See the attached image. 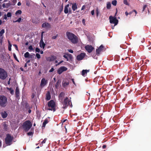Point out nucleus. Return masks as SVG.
Wrapping results in <instances>:
<instances>
[{
    "label": "nucleus",
    "mask_w": 151,
    "mask_h": 151,
    "mask_svg": "<svg viewBox=\"0 0 151 151\" xmlns=\"http://www.w3.org/2000/svg\"><path fill=\"white\" fill-rule=\"evenodd\" d=\"M59 98L60 101L63 105V108H65L69 105L70 101L68 98L65 96L64 93H61L59 95Z\"/></svg>",
    "instance_id": "1"
},
{
    "label": "nucleus",
    "mask_w": 151,
    "mask_h": 151,
    "mask_svg": "<svg viewBox=\"0 0 151 151\" xmlns=\"http://www.w3.org/2000/svg\"><path fill=\"white\" fill-rule=\"evenodd\" d=\"M68 38L71 42L76 44L78 42V38L75 35L72 33L67 32L66 33Z\"/></svg>",
    "instance_id": "2"
},
{
    "label": "nucleus",
    "mask_w": 151,
    "mask_h": 151,
    "mask_svg": "<svg viewBox=\"0 0 151 151\" xmlns=\"http://www.w3.org/2000/svg\"><path fill=\"white\" fill-rule=\"evenodd\" d=\"M7 104V99L4 96H0V106L1 107H4Z\"/></svg>",
    "instance_id": "3"
},
{
    "label": "nucleus",
    "mask_w": 151,
    "mask_h": 151,
    "mask_svg": "<svg viewBox=\"0 0 151 151\" xmlns=\"http://www.w3.org/2000/svg\"><path fill=\"white\" fill-rule=\"evenodd\" d=\"M32 124L29 121H27L24 122L23 125V127L25 131H28L31 128Z\"/></svg>",
    "instance_id": "4"
},
{
    "label": "nucleus",
    "mask_w": 151,
    "mask_h": 151,
    "mask_svg": "<svg viewBox=\"0 0 151 151\" xmlns=\"http://www.w3.org/2000/svg\"><path fill=\"white\" fill-rule=\"evenodd\" d=\"M48 105L49 107L48 110L53 111H55V104L54 101L52 100L48 102Z\"/></svg>",
    "instance_id": "5"
},
{
    "label": "nucleus",
    "mask_w": 151,
    "mask_h": 151,
    "mask_svg": "<svg viewBox=\"0 0 151 151\" xmlns=\"http://www.w3.org/2000/svg\"><path fill=\"white\" fill-rule=\"evenodd\" d=\"M13 137L10 134H7L5 138V143L7 145H10L12 144Z\"/></svg>",
    "instance_id": "6"
},
{
    "label": "nucleus",
    "mask_w": 151,
    "mask_h": 151,
    "mask_svg": "<svg viewBox=\"0 0 151 151\" xmlns=\"http://www.w3.org/2000/svg\"><path fill=\"white\" fill-rule=\"evenodd\" d=\"M7 76V74L6 71L3 69L0 68V78L4 79Z\"/></svg>",
    "instance_id": "7"
},
{
    "label": "nucleus",
    "mask_w": 151,
    "mask_h": 151,
    "mask_svg": "<svg viewBox=\"0 0 151 151\" xmlns=\"http://www.w3.org/2000/svg\"><path fill=\"white\" fill-rule=\"evenodd\" d=\"M109 19L110 23L114 24V27L117 24L118 21L116 17H112V16H110L109 17Z\"/></svg>",
    "instance_id": "8"
},
{
    "label": "nucleus",
    "mask_w": 151,
    "mask_h": 151,
    "mask_svg": "<svg viewBox=\"0 0 151 151\" xmlns=\"http://www.w3.org/2000/svg\"><path fill=\"white\" fill-rule=\"evenodd\" d=\"M87 56L85 53H81L80 54L77 55V58L78 60H81Z\"/></svg>",
    "instance_id": "9"
},
{
    "label": "nucleus",
    "mask_w": 151,
    "mask_h": 151,
    "mask_svg": "<svg viewBox=\"0 0 151 151\" xmlns=\"http://www.w3.org/2000/svg\"><path fill=\"white\" fill-rule=\"evenodd\" d=\"M85 48L89 53L91 52L94 49L93 47L92 46L88 45H86L85 47Z\"/></svg>",
    "instance_id": "10"
},
{
    "label": "nucleus",
    "mask_w": 151,
    "mask_h": 151,
    "mask_svg": "<svg viewBox=\"0 0 151 151\" xmlns=\"http://www.w3.org/2000/svg\"><path fill=\"white\" fill-rule=\"evenodd\" d=\"M47 83V80H46L45 78H42L41 81L40 83V86L42 88H43L46 86Z\"/></svg>",
    "instance_id": "11"
},
{
    "label": "nucleus",
    "mask_w": 151,
    "mask_h": 151,
    "mask_svg": "<svg viewBox=\"0 0 151 151\" xmlns=\"http://www.w3.org/2000/svg\"><path fill=\"white\" fill-rule=\"evenodd\" d=\"M67 69V68L64 66L61 67L58 70V73L59 74H60L63 71H66Z\"/></svg>",
    "instance_id": "12"
},
{
    "label": "nucleus",
    "mask_w": 151,
    "mask_h": 151,
    "mask_svg": "<svg viewBox=\"0 0 151 151\" xmlns=\"http://www.w3.org/2000/svg\"><path fill=\"white\" fill-rule=\"evenodd\" d=\"M42 27L46 29H49L51 27V26L50 24L47 22H45L42 24Z\"/></svg>",
    "instance_id": "13"
},
{
    "label": "nucleus",
    "mask_w": 151,
    "mask_h": 151,
    "mask_svg": "<svg viewBox=\"0 0 151 151\" xmlns=\"http://www.w3.org/2000/svg\"><path fill=\"white\" fill-rule=\"evenodd\" d=\"M103 48V46L101 45L98 49L96 50V54L99 55L100 52L102 51Z\"/></svg>",
    "instance_id": "14"
},
{
    "label": "nucleus",
    "mask_w": 151,
    "mask_h": 151,
    "mask_svg": "<svg viewBox=\"0 0 151 151\" xmlns=\"http://www.w3.org/2000/svg\"><path fill=\"white\" fill-rule=\"evenodd\" d=\"M45 44L43 42V40L41 39L40 42V46L41 48H42L44 49L45 48Z\"/></svg>",
    "instance_id": "15"
},
{
    "label": "nucleus",
    "mask_w": 151,
    "mask_h": 151,
    "mask_svg": "<svg viewBox=\"0 0 151 151\" xmlns=\"http://www.w3.org/2000/svg\"><path fill=\"white\" fill-rule=\"evenodd\" d=\"M1 115L2 117L3 118H6L7 116V114L6 111H2L1 113Z\"/></svg>",
    "instance_id": "16"
},
{
    "label": "nucleus",
    "mask_w": 151,
    "mask_h": 151,
    "mask_svg": "<svg viewBox=\"0 0 151 151\" xmlns=\"http://www.w3.org/2000/svg\"><path fill=\"white\" fill-rule=\"evenodd\" d=\"M89 71V70H83L82 71V75L83 76H84L86 75L87 72H88Z\"/></svg>",
    "instance_id": "17"
},
{
    "label": "nucleus",
    "mask_w": 151,
    "mask_h": 151,
    "mask_svg": "<svg viewBox=\"0 0 151 151\" xmlns=\"http://www.w3.org/2000/svg\"><path fill=\"white\" fill-rule=\"evenodd\" d=\"M69 6V4H67L66 6H65L64 10V12L65 14H67L68 12V8Z\"/></svg>",
    "instance_id": "18"
},
{
    "label": "nucleus",
    "mask_w": 151,
    "mask_h": 151,
    "mask_svg": "<svg viewBox=\"0 0 151 151\" xmlns=\"http://www.w3.org/2000/svg\"><path fill=\"white\" fill-rule=\"evenodd\" d=\"M46 98L47 100H49L51 98L50 96V93L49 91L47 92L46 95Z\"/></svg>",
    "instance_id": "19"
},
{
    "label": "nucleus",
    "mask_w": 151,
    "mask_h": 151,
    "mask_svg": "<svg viewBox=\"0 0 151 151\" xmlns=\"http://www.w3.org/2000/svg\"><path fill=\"white\" fill-rule=\"evenodd\" d=\"M72 8L73 11H75L77 8V6L76 3L72 4Z\"/></svg>",
    "instance_id": "20"
},
{
    "label": "nucleus",
    "mask_w": 151,
    "mask_h": 151,
    "mask_svg": "<svg viewBox=\"0 0 151 151\" xmlns=\"http://www.w3.org/2000/svg\"><path fill=\"white\" fill-rule=\"evenodd\" d=\"M48 122V121L47 119H46L44 122L43 123L42 127H45L46 124H47Z\"/></svg>",
    "instance_id": "21"
},
{
    "label": "nucleus",
    "mask_w": 151,
    "mask_h": 151,
    "mask_svg": "<svg viewBox=\"0 0 151 151\" xmlns=\"http://www.w3.org/2000/svg\"><path fill=\"white\" fill-rule=\"evenodd\" d=\"M60 83L61 81L60 80H58V81L55 85V87L56 88H57L58 87V86L60 85Z\"/></svg>",
    "instance_id": "22"
},
{
    "label": "nucleus",
    "mask_w": 151,
    "mask_h": 151,
    "mask_svg": "<svg viewBox=\"0 0 151 151\" xmlns=\"http://www.w3.org/2000/svg\"><path fill=\"white\" fill-rule=\"evenodd\" d=\"M111 7V3L109 2H108L107 3L106 8L107 9H110Z\"/></svg>",
    "instance_id": "23"
},
{
    "label": "nucleus",
    "mask_w": 151,
    "mask_h": 151,
    "mask_svg": "<svg viewBox=\"0 0 151 151\" xmlns=\"http://www.w3.org/2000/svg\"><path fill=\"white\" fill-rule=\"evenodd\" d=\"M5 32L4 30V29H2L1 30V31H0V37H2L3 34Z\"/></svg>",
    "instance_id": "24"
},
{
    "label": "nucleus",
    "mask_w": 151,
    "mask_h": 151,
    "mask_svg": "<svg viewBox=\"0 0 151 151\" xmlns=\"http://www.w3.org/2000/svg\"><path fill=\"white\" fill-rule=\"evenodd\" d=\"M19 89L18 88H17L16 90V94L17 97H18L19 96Z\"/></svg>",
    "instance_id": "25"
},
{
    "label": "nucleus",
    "mask_w": 151,
    "mask_h": 151,
    "mask_svg": "<svg viewBox=\"0 0 151 151\" xmlns=\"http://www.w3.org/2000/svg\"><path fill=\"white\" fill-rule=\"evenodd\" d=\"M69 84L68 82H63V86L65 87L68 85Z\"/></svg>",
    "instance_id": "26"
},
{
    "label": "nucleus",
    "mask_w": 151,
    "mask_h": 151,
    "mask_svg": "<svg viewBox=\"0 0 151 151\" xmlns=\"http://www.w3.org/2000/svg\"><path fill=\"white\" fill-rule=\"evenodd\" d=\"M29 53L28 52H27L24 54V56L26 58H29Z\"/></svg>",
    "instance_id": "27"
},
{
    "label": "nucleus",
    "mask_w": 151,
    "mask_h": 151,
    "mask_svg": "<svg viewBox=\"0 0 151 151\" xmlns=\"http://www.w3.org/2000/svg\"><path fill=\"white\" fill-rule=\"evenodd\" d=\"M112 4L114 6H116L117 3V1L116 0L113 1L112 2Z\"/></svg>",
    "instance_id": "28"
},
{
    "label": "nucleus",
    "mask_w": 151,
    "mask_h": 151,
    "mask_svg": "<svg viewBox=\"0 0 151 151\" xmlns=\"http://www.w3.org/2000/svg\"><path fill=\"white\" fill-rule=\"evenodd\" d=\"M22 13V11L20 10H18L15 13L16 15H17L18 14H20Z\"/></svg>",
    "instance_id": "29"
},
{
    "label": "nucleus",
    "mask_w": 151,
    "mask_h": 151,
    "mask_svg": "<svg viewBox=\"0 0 151 151\" xmlns=\"http://www.w3.org/2000/svg\"><path fill=\"white\" fill-rule=\"evenodd\" d=\"M35 56V55L34 54H31V55H29L28 58H31V59L33 58H34Z\"/></svg>",
    "instance_id": "30"
},
{
    "label": "nucleus",
    "mask_w": 151,
    "mask_h": 151,
    "mask_svg": "<svg viewBox=\"0 0 151 151\" xmlns=\"http://www.w3.org/2000/svg\"><path fill=\"white\" fill-rule=\"evenodd\" d=\"M96 16L97 17H98V16L100 13V12H99L98 8H97L96 9Z\"/></svg>",
    "instance_id": "31"
},
{
    "label": "nucleus",
    "mask_w": 151,
    "mask_h": 151,
    "mask_svg": "<svg viewBox=\"0 0 151 151\" xmlns=\"http://www.w3.org/2000/svg\"><path fill=\"white\" fill-rule=\"evenodd\" d=\"M22 20V19L21 18H19L18 20H16L15 21H13V22H20Z\"/></svg>",
    "instance_id": "32"
},
{
    "label": "nucleus",
    "mask_w": 151,
    "mask_h": 151,
    "mask_svg": "<svg viewBox=\"0 0 151 151\" xmlns=\"http://www.w3.org/2000/svg\"><path fill=\"white\" fill-rule=\"evenodd\" d=\"M8 4H5V3H4L2 4V6L4 8L7 7L8 6H9V5Z\"/></svg>",
    "instance_id": "33"
},
{
    "label": "nucleus",
    "mask_w": 151,
    "mask_h": 151,
    "mask_svg": "<svg viewBox=\"0 0 151 151\" xmlns=\"http://www.w3.org/2000/svg\"><path fill=\"white\" fill-rule=\"evenodd\" d=\"M123 2L124 4L126 5H129V4L127 0H124Z\"/></svg>",
    "instance_id": "34"
},
{
    "label": "nucleus",
    "mask_w": 151,
    "mask_h": 151,
    "mask_svg": "<svg viewBox=\"0 0 151 151\" xmlns=\"http://www.w3.org/2000/svg\"><path fill=\"white\" fill-rule=\"evenodd\" d=\"M6 15L7 17H11L12 16L11 13L10 12H8L7 13V15Z\"/></svg>",
    "instance_id": "35"
},
{
    "label": "nucleus",
    "mask_w": 151,
    "mask_h": 151,
    "mask_svg": "<svg viewBox=\"0 0 151 151\" xmlns=\"http://www.w3.org/2000/svg\"><path fill=\"white\" fill-rule=\"evenodd\" d=\"M147 5H144L143 8V9H142V11L143 12L145 11V9L147 8Z\"/></svg>",
    "instance_id": "36"
},
{
    "label": "nucleus",
    "mask_w": 151,
    "mask_h": 151,
    "mask_svg": "<svg viewBox=\"0 0 151 151\" xmlns=\"http://www.w3.org/2000/svg\"><path fill=\"white\" fill-rule=\"evenodd\" d=\"M3 19H5L6 20L7 19V17L6 14L4 15V16L2 17Z\"/></svg>",
    "instance_id": "37"
},
{
    "label": "nucleus",
    "mask_w": 151,
    "mask_h": 151,
    "mask_svg": "<svg viewBox=\"0 0 151 151\" xmlns=\"http://www.w3.org/2000/svg\"><path fill=\"white\" fill-rule=\"evenodd\" d=\"M29 49L30 50H33L34 49H33L32 47V45H30L29 47Z\"/></svg>",
    "instance_id": "38"
},
{
    "label": "nucleus",
    "mask_w": 151,
    "mask_h": 151,
    "mask_svg": "<svg viewBox=\"0 0 151 151\" xmlns=\"http://www.w3.org/2000/svg\"><path fill=\"white\" fill-rule=\"evenodd\" d=\"M9 91H10V93L12 94H13L14 93V91L13 90H12L11 88L9 89Z\"/></svg>",
    "instance_id": "39"
},
{
    "label": "nucleus",
    "mask_w": 151,
    "mask_h": 151,
    "mask_svg": "<svg viewBox=\"0 0 151 151\" xmlns=\"http://www.w3.org/2000/svg\"><path fill=\"white\" fill-rule=\"evenodd\" d=\"M36 56L38 58H40V54L38 53L36 54Z\"/></svg>",
    "instance_id": "40"
},
{
    "label": "nucleus",
    "mask_w": 151,
    "mask_h": 151,
    "mask_svg": "<svg viewBox=\"0 0 151 151\" xmlns=\"http://www.w3.org/2000/svg\"><path fill=\"white\" fill-rule=\"evenodd\" d=\"M7 124H6L4 123V128L5 129H6V127H7Z\"/></svg>",
    "instance_id": "41"
},
{
    "label": "nucleus",
    "mask_w": 151,
    "mask_h": 151,
    "mask_svg": "<svg viewBox=\"0 0 151 151\" xmlns=\"http://www.w3.org/2000/svg\"><path fill=\"white\" fill-rule=\"evenodd\" d=\"M35 51L36 52H40V50L38 48H36L35 49Z\"/></svg>",
    "instance_id": "42"
},
{
    "label": "nucleus",
    "mask_w": 151,
    "mask_h": 151,
    "mask_svg": "<svg viewBox=\"0 0 151 151\" xmlns=\"http://www.w3.org/2000/svg\"><path fill=\"white\" fill-rule=\"evenodd\" d=\"M68 51L71 53H73V51L71 49H68Z\"/></svg>",
    "instance_id": "43"
},
{
    "label": "nucleus",
    "mask_w": 151,
    "mask_h": 151,
    "mask_svg": "<svg viewBox=\"0 0 151 151\" xmlns=\"http://www.w3.org/2000/svg\"><path fill=\"white\" fill-rule=\"evenodd\" d=\"M13 56H14V58L17 60V61H19L18 60H17V57L15 55V54H13Z\"/></svg>",
    "instance_id": "44"
},
{
    "label": "nucleus",
    "mask_w": 151,
    "mask_h": 151,
    "mask_svg": "<svg viewBox=\"0 0 151 151\" xmlns=\"http://www.w3.org/2000/svg\"><path fill=\"white\" fill-rule=\"evenodd\" d=\"M54 70V69L53 68H52L49 71V72H51Z\"/></svg>",
    "instance_id": "45"
},
{
    "label": "nucleus",
    "mask_w": 151,
    "mask_h": 151,
    "mask_svg": "<svg viewBox=\"0 0 151 151\" xmlns=\"http://www.w3.org/2000/svg\"><path fill=\"white\" fill-rule=\"evenodd\" d=\"M12 46L11 45H9V51H11V47Z\"/></svg>",
    "instance_id": "46"
},
{
    "label": "nucleus",
    "mask_w": 151,
    "mask_h": 151,
    "mask_svg": "<svg viewBox=\"0 0 151 151\" xmlns=\"http://www.w3.org/2000/svg\"><path fill=\"white\" fill-rule=\"evenodd\" d=\"M2 39L3 37H0V44L2 43Z\"/></svg>",
    "instance_id": "47"
},
{
    "label": "nucleus",
    "mask_w": 151,
    "mask_h": 151,
    "mask_svg": "<svg viewBox=\"0 0 151 151\" xmlns=\"http://www.w3.org/2000/svg\"><path fill=\"white\" fill-rule=\"evenodd\" d=\"M82 22L84 25H85V20L84 19H83L82 20Z\"/></svg>",
    "instance_id": "48"
},
{
    "label": "nucleus",
    "mask_w": 151,
    "mask_h": 151,
    "mask_svg": "<svg viewBox=\"0 0 151 151\" xmlns=\"http://www.w3.org/2000/svg\"><path fill=\"white\" fill-rule=\"evenodd\" d=\"M32 134V132H29L27 133V134L29 135H31Z\"/></svg>",
    "instance_id": "49"
},
{
    "label": "nucleus",
    "mask_w": 151,
    "mask_h": 151,
    "mask_svg": "<svg viewBox=\"0 0 151 151\" xmlns=\"http://www.w3.org/2000/svg\"><path fill=\"white\" fill-rule=\"evenodd\" d=\"M94 13V10H93L91 11V14L92 15H93Z\"/></svg>",
    "instance_id": "50"
},
{
    "label": "nucleus",
    "mask_w": 151,
    "mask_h": 151,
    "mask_svg": "<svg viewBox=\"0 0 151 151\" xmlns=\"http://www.w3.org/2000/svg\"><path fill=\"white\" fill-rule=\"evenodd\" d=\"M57 36H58L57 35H56V36H53L52 38L53 39H55L57 37Z\"/></svg>",
    "instance_id": "51"
},
{
    "label": "nucleus",
    "mask_w": 151,
    "mask_h": 151,
    "mask_svg": "<svg viewBox=\"0 0 151 151\" xmlns=\"http://www.w3.org/2000/svg\"><path fill=\"white\" fill-rule=\"evenodd\" d=\"M63 57H64V58H66V59H68V57H67V55H63Z\"/></svg>",
    "instance_id": "52"
},
{
    "label": "nucleus",
    "mask_w": 151,
    "mask_h": 151,
    "mask_svg": "<svg viewBox=\"0 0 151 151\" xmlns=\"http://www.w3.org/2000/svg\"><path fill=\"white\" fill-rule=\"evenodd\" d=\"M46 142V139H45L42 142V143H45Z\"/></svg>",
    "instance_id": "53"
},
{
    "label": "nucleus",
    "mask_w": 151,
    "mask_h": 151,
    "mask_svg": "<svg viewBox=\"0 0 151 151\" xmlns=\"http://www.w3.org/2000/svg\"><path fill=\"white\" fill-rule=\"evenodd\" d=\"M85 9V6H83L82 7L81 9V10H83L84 9Z\"/></svg>",
    "instance_id": "54"
},
{
    "label": "nucleus",
    "mask_w": 151,
    "mask_h": 151,
    "mask_svg": "<svg viewBox=\"0 0 151 151\" xmlns=\"http://www.w3.org/2000/svg\"><path fill=\"white\" fill-rule=\"evenodd\" d=\"M14 46L16 47V49L17 50L18 47H17V46L16 45H14Z\"/></svg>",
    "instance_id": "55"
},
{
    "label": "nucleus",
    "mask_w": 151,
    "mask_h": 151,
    "mask_svg": "<svg viewBox=\"0 0 151 151\" xmlns=\"http://www.w3.org/2000/svg\"><path fill=\"white\" fill-rule=\"evenodd\" d=\"M21 3L20 2H19L18 4H17V5L19 6H20L21 5Z\"/></svg>",
    "instance_id": "56"
},
{
    "label": "nucleus",
    "mask_w": 151,
    "mask_h": 151,
    "mask_svg": "<svg viewBox=\"0 0 151 151\" xmlns=\"http://www.w3.org/2000/svg\"><path fill=\"white\" fill-rule=\"evenodd\" d=\"M125 14L127 16L129 14V13H128L127 12H125Z\"/></svg>",
    "instance_id": "57"
},
{
    "label": "nucleus",
    "mask_w": 151,
    "mask_h": 151,
    "mask_svg": "<svg viewBox=\"0 0 151 151\" xmlns=\"http://www.w3.org/2000/svg\"><path fill=\"white\" fill-rule=\"evenodd\" d=\"M72 82H73V84L75 85V82H74V79H72Z\"/></svg>",
    "instance_id": "58"
},
{
    "label": "nucleus",
    "mask_w": 151,
    "mask_h": 151,
    "mask_svg": "<svg viewBox=\"0 0 151 151\" xmlns=\"http://www.w3.org/2000/svg\"><path fill=\"white\" fill-rule=\"evenodd\" d=\"M28 112L29 113H30L31 112V110L30 109H29L28 111Z\"/></svg>",
    "instance_id": "59"
},
{
    "label": "nucleus",
    "mask_w": 151,
    "mask_h": 151,
    "mask_svg": "<svg viewBox=\"0 0 151 151\" xmlns=\"http://www.w3.org/2000/svg\"><path fill=\"white\" fill-rule=\"evenodd\" d=\"M133 12V11H132V12H130L129 13V14H130Z\"/></svg>",
    "instance_id": "60"
},
{
    "label": "nucleus",
    "mask_w": 151,
    "mask_h": 151,
    "mask_svg": "<svg viewBox=\"0 0 151 151\" xmlns=\"http://www.w3.org/2000/svg\"><path fill=\"white\" fill-rule=\"evenodd\" d=\"M133 12H134L135 13V14H137V11L135 10H133Z\"/></svg>",
    "instance_id": "61"
},
{
    "label": "nucleus",
    "mask_w": 151,
    "mask_h": 151,
    "mask_svg": "<svg viewBox=\"0 0 151 151\" xmlns=\"http://www.w3.org/2000/svg\"><path fill=\"white\" fill-rule=\"evenodd\" d=\"M106 147V146L105 145H103L102 146V147L104 148H105Z\"/></svg>",
    "instance_id": "62"
},
{
    "label": "nucleus",
    "mask_w": 151,
    "mask_h": 151,
    "mask_svg": "<svg viewBox=\"0 0 151 151\" xmlns=\"http://www.w3.org/2000/svg\"><path fill=\"white\" fill-rule=\"evenodd\" d=\"M63 61H60V63H59L58 64V65H59L60 63H62V62H63Z\"/></svg>",
    "instance_id": "63"
},
{
    "label": "nucleus",
    "mask_w": 151,
    "mask_h": 151,
    "mask_svg": "<svg viewBox=\"0 0 151 151\" xmlns=\"http://www.w3.org/2000/svg\"><path fill=\"white\" fill-rule=\"evenodd\" d=\"M30 62V60H28L27 61V63H29Z\"/></svg>",
    "instance_id": "64"
}]
</instances>
